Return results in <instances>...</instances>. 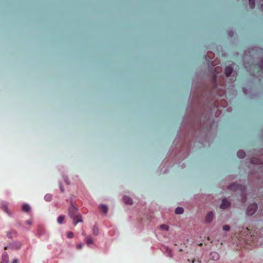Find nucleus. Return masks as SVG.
<instances>
[{"mask_svg": "<svg viewBox=\"0 0 263 263\" xmlns=\"http://www.w3.org/2000/svg\"><path fill=\"white\" fill-rule=\"evenodd\" d=\"M1 263H9V256L6 252L3 253Z\"/></svg>", "mask_w": 263, "mask_h": 263, "instance_id": "0eeeda50", "label": "nucleus"}, {"mask_svg": "<svg viewBox=\"0 0 263 263\" xmlns=\"http://www.w3.org/2000/svg\"><path fill=\"white\" fill-rule=\"evenodd\" d=\"M64 180H65V182H66V183L68 185H69L70 183L68 181V178L67 177H65L64 178Z\"/></svg>", "mask_w": 263, "mask_h": 263, "instance_id": "bb28decb", "label": "nucleus"}, {"mask_svg": "<svg viewBox=\"0 0 263 263\" xmlns=\"http://www.w3.org/2000/svg\"><path fill=\"white\" fill-rule=\"evenodd\" d=\"M67 237L69 238H72L73 237V234L72 232H68L67 234Z\"/></svg>", "mask_w": 263, "mask_h": 263, "instance_id": "a878e982", "label": "nucleus"}, {"mask_svg": "<svg viewBox=\"0 0 263 263\" xmlns=\"http://www.w3.org/2000/svg\"><path fill=\"white\" fill-rule=\"evenodd\" d=\"M68 215L73 220H75L81 215L78 213V209L72 203L68 209Z\"/></svg>", "mask_w": 263, "mask_h": 263, "instance_id": "f257e3e1", "label": "nucleus"}, {"mask_svg": "<svg viewBox=\"0 0 263 263\" xmlns=\"http://www.w3.org/2000/svg\"><path fill=\"white\" fill-rule=\"evenodd\" d=\"M22 247V244L19 241L13 242L9 245V248L12 250H18Z\"/></svg>", "mask_w": 263, "mask_h": 263, "instance_id": "7ed1b4c3", "label": "nucleus"}, {"mask_svg": "<svg viewBox=\"0 0 263 263\" xmlns=\"http://www.w3.org/2000/svg\"><path fill=\"white\" fill-rule=\"evenodd\" d=\"M7 248H9V246H5V247H4V249H7Z\"/></svg>", "mask_w": 263, "mask_h": 263, "instance_id": "473e14b6", "label": "nucleus"}, {"mask_svg": "<svg viewBox=\"0 0 263 263\" xmlns=\"http://www.w3.org/2000/svg\"><path fill=\"white\" fill-rule=\"evenodd\" d=\"M17 262H18V260H17V259L15 258V259H14L12 260V263H17Z\"/></svg>", "mask_w": 263, "mask_h": 263, "instance_id": "7c9ffc66", "label": "nucleus"}, {"mask_svg": "<svg viewBox=\"0 0 263 263\" xmlns=\"http://www.w3.org/2000/svg\"><path fill=\"white\" fill-rule=\"evenodd\" d=\"M26 223L28 225H31L32 224V221L31 220H27L26 221Z\"/></svg>", "mask_w": 263, "mask_h": 263, "instance_id": "c756f323", "label": "nucleus"}, {"mask_svg": "<svg viewBox=\"0 0 263 263\" xmlns=\"http://www.w3.org/2000/svg\"><path fill=\"white\" fill-rule=\"evenodd\" d=\"M82 235H85V233H84V232H83V233H82Z\"/></svg>", "mask_w": 263, "mask_h": 263, "instance_id": "c9c22d12", "label": "nucleus"}, {"mask_svg": "<svg viewBox=\"0 0 263 263\" xmlns=\"http://www.w3.org/2000/svg\"><path fill=\"white\" fill-rule=\"evenodd\" d=\"M252 163H254V161L253 160H252Z\"/></svg>", "mask_w": 263, "mask_h": 263, "instance_id": "4c0bfd02", "label": "nucleus"}, {"mask_svg": "<svg viewBox=\"0 0 263 263\" xmlns=\"http://www.w3.org/2000/svg\"><path fill=\"white\" fill-rule=\"evenodd\" d=\"M123 199L124 203L126 204L132 205L133 203L132 199L129 197L124 196H123Z\"/></svg>", "mask_w": 263, "mask_h": 263, "instance_id": "9d476101", "label": "nucleus"}, {"mask_svg": "<svg viewBox=\"0 0 263 263\" xmlns=\"http://www.w3.org/2000/svg\"><path fill=\"white\" fill-rule=\"evenodd\" d=\"M85 241L88 246H90V245H92L93 243L92 238L90 236L85 238Z\"/></svg>", "mask_w": 263, "mask_h": 263, "instance_id": "ddd939ff", "label": "nucleus"}, {"mask_svg": "<svg viewBox=\"0 0 263 263\" xmlns=\"http://www.w3.org/2000/svg\"><path fill=\"white\" fill-rule=\"evenodd\" d=\"M2 209L5 211L8 215H10V213L8 210V205L7 204H6V203H3L2 205Z\"/></svg>", "mask_w": 263, "mask_h": 263, "instance_id": "2eb2a0df", "label": "nucleus"}, {"mask_svg": "<svg viewBox=\"0 0 263 263\" xmlns=\"http://www.w3.org/2000/svg\"><path fill=\"white\" fill-rule=\"evenodd\" d=\"M232 71H233V69L231 66H227L225 68V71H224L225 74L226 75L227 77H229L232 73Z\"/></svg>", "mask_w": 263, "mask_h": 263, "instance_id": "f8f14e48", "label": "nucleus"}, {"mask_svg": "<svg viewBox=\"0 0 263 263\" xmlns=\"http://www.w3.org/2000/svg\"><path fill=\"white\" fill-rule=\"evenodd\" d=\"M194 262H195V260H192V263H194Z\"/></svg>", "mask_w": 263, "mask_h": 263, "instance_id": "e433bc0d", "label": "nucleus"}, {"mask_svg": "<svg viewBox=\"0 0 263 263\" xmlns=\"http://www.w3.org/2000/svg\"><path fill=\"white\" fill-rule=\"evenodd\" d=\"M78 219L76 220V219L74 220V225L76 226L78 223L79 222H82L83 221L82 219L81 218V216H80L79 217H77Z\"/></svg>", "mask_w": 263, "mask_h": 263, "instance_id": "4be33fe9", "label": "nucleus"}, {"mask_svg": "<svg viewBox=\"0 0 263 263\" xmlns=\"http://www.w3.org/2000/svg\"><path fill=\"white\" fill-rule=\"evenodd\" d=\"M237 157L239 158H243L246 156V153L242 151H239L237 153Z\"/></svg>", "mask_w": 263, "mask_h": 263, "instance_id": "f3484780", "label": "nucleus"}, {"mask_svg": "<svg viewBox=\"0 0 263 263\" xmlns=\"http://www.w3.org/2000/svg\"><path fill=\"white\" fill-rule=\"evenodd\" d=\"M99 208L103 212L104 215L107 214L108 208L107 205L101 204L99 205Z\"/></svg>", "mask_w": 263, "mask_h": 263, "instance_id": "1a4fd4ad", "label": "nucleus"}, {"mask_svg": "<svg viewBox=\"0 0 263 263\" xmlns=\"http://www.w3.org/2000/svg\"><path fill=\"white\" fill-rule=\"evenodd\" d=\"M7 235L8 238H12L14 237H16L17 235V232L14 230H10L7 232Z\"/></svg>", "mask_w": 263, "mask_h": 263, "instance_id": "9b49d317", "label": "nucleus"}, {"mask_svg": "<svg viewBox=\"0 0 263 263\" xmlns=\"http://www.w3.org/2000/svg\"><path fill=\"white\" fill-rule=\"evenodd\" d=\"M22 210L27 213L29 212L30 211V205L27 203L24 204L22 206Z\"/></svg>", "mask_w": 263, "mask_h": 263, "instance_id": "4468645a", "label": "nucleus"}, {"mask_svg": "<svg viewBox=\"0 0 263 263\" xmlns=\"http://www.w3.org/2000/svg\"><path fill=\"white\" fill-rule=\"evenodd\" d=\"M243 92H244L245 93H247V91H246V90L245 89H243Z\"/></svg>", "mask_w": 263, "mask_h": 263, "instance_id": "f704fd0d", "label": "nucleus"}, {"mask_svg": "<svg viewBox=\"0 0 263 263\" xmlns=\"http://www.w3.org/2000/svg\"><path fill=\"white\" fill-rule=\"evenodd\" d=\"M210 258L213 260H218L219 259V255L216 252H212L210 254Z\"/></svg>", "mask_w": 263, "mask_h": 263, "instance_id": "6e6552de", "label": "nucleus"}, {"mask_svg": "<svg viewBox=\"0 0 263 263\" xmlns=\"http://www.w3.org/2000/svg\"><path fill=\"white\" fill-rule=\"evenodd\" d=\"M230 206V202L227 200L226 198H224L222 201V203L220 204V208L224 209L229 208Z\"/></svg>", "mask_w": 263, "mask_h": 263, "instance_id": "423d86ee", "label": "nucleus"}, {"mask_svg": "<svg viewBox=\"0 0 263 263\" xmlns=\"http://www.w3.org/2000/svg\"><path fill=\"white\" fill-rule=\"evenodd\" d=\"M175 212L176 214H182L184 212V210L182 208L178 206L176 208Z\"/></svg>", "mask_w": 263, "mask_h": 263, "instance_id": "dca6fc26", "label": "nucleus"}, {"mask_svg": "<svg viewBox=\"0 0 263 263\" xmlns=\"http://www.w3.org/2000/svg\"><path fill=\"white\" fill-rule=\"evenodd\" d=\"M249 5L251 9H253L255 7V0H249Z\"/></svg>", "mask_w": 263, "mask_h": 263, "instance_id": "412c9836", "label": "nucleus"}, {"mask_svg": "<svg viewBox=\"0 0 263 263\" xmlns=\"http://www.w3.org/2000/svg\"><path fill=\"white\" fill-rule=\"evenodd\" d=\"M82 246H83V244L82 243H79L78 245H77V248L79 249H82Z\"/></svg>", "mask_w": 263, "mask_h": 263, "instance_id": "cd10ccee", "label": "nucleus"}, {"mask_svg": "<svg viewBox=\"0 0 263 263\" xmlns=\"http://www.w3.org/2000/svg\"><path fill=\"white\" fill-rule=\"evenodd\" d=\"M214 214L213 212L208 213L205 217V221L206 223H210L213 219Z\"/></svg>", "mask_w": 263, "mask_h": 263, "instance_id": "39448f33", "label": "nucleus"}, {"mask_svg": "<svg viewBox=\"0 0 263 263\" xmlns=\"http://www.w3.org/2000/svg\"><path fill=\"white\" fill-rule=\"evenodd\" d=\"M239 187V185H236V184H232L229 186V188L230 190H235V188L237 189Z\"/></svg>", "mask_w": 263, "mask_h": 263, "instance_id": "b1692460", "label": "nucleus"}, {"mask_svg": "<svg viewBox=\"0 0 263 263\" xmlns=\"http://www.w3.org/2000/svg\"><path fill=\"white\" fill-rule=\"evenodd\" d=\"M92 233L95 236H97L99 234V229L96 225L94 226L92 229Z\"/></svg>", "mask_w": 263, "mask_h": 263, "instance_id": "6ab92c4d", "label": "nucleus"}, {"mask_svg": "<svg viewBox=\"0 0 263 263\" xmlns=\"http://www.w3.org/2000/svg\"><path fill=\"white\" fill-rule=\"evenodd\" d=\"M222 229L224 230V231H229L230 229V227L229 226L226 224V225H224L222 227Z\"/></svg>", "mask_w": 263, "mask_h": 263, "instance_id": "393cba45", "label": "nucleus"}, {"mask_svg": "<svg viewBox=\"0 0 263 263\" xmlns=\"http://www.w3.org/2000/svg\"><path fill=\"white\" fill-rule=\"evenodd\" d=\"M160 229L165 231H168L169 229V227L166 224H163L160 226Z\"/></svg>", "mask_w": 263, "mask_h": 263, "instance_id": "5701e85b", "label": "nucleus"}, {"mask_svg": "<svg viewBox=\"0 0 263 263\" xmlns=\"http://www.w3.org/2000/svg\"><path fill=\"white\" fill-rule=\"evenodd\" d=\"M257 209V204L256 203H252L250 204L247 208L246 213L249 216L253 215Z\"/></svg>", "mask_w": 263, "mask_h": 263, "instance_id": "f03ea898", "label": "nucleus"}, {"mask_svg": "<svg viewBox=\"0 0 263 263\" xmlns=\"http://www.w3.org/2000/svg\"><path fill=\"white\" fill-rule=\"evenodd\" d=\"M162 250L166 256L173 257L172 250L168 247L164 246L162 247Z\"/></svg>", "mask_w": 263, "mask_h": 263, "instance_id": "20e7f679", "label": "nucleus"}, {"mask_svg": "<svg viewBox=\"0 0 263 263\" xmlns=\"http://www.w3.org/2000/svg\"><path fill=\"white\" fill-rule=\"evenodd\" d=\"M44 199L46 201H50L52 199V196L49 194H46L44 196Z\"/></svg>", "mask_w": 263, "mask_h": 263, "instance_id": "aec40b11", "label": "nucleus"}, {"mask_svg": "<svg viewBox=\"0 0 263 263\" xmlns=\"http://www.w3.org/2000/svg\"><path fill=\"white\" fill-rule=\"evenodd\" d=\"M261 8L263 10V4L261 5Z\"/></svg>", "mask_w": 263, "mask_h": 263, "instance_id": "72a5a7b5", "label": "nucleus"}, {"mask_svg": "<svg viewBox=\"0 0 263 263\" xmlns=\"http://www.w3.org/2000/svg\"><path fill=\"white\" fill-rule=\"evenodd\" d=\"M60 189L62 191V192H64V187L62 186V183H60Z\"/></svg>", "mask_w": 263, "mask_h": 263, "instance_id": "c85d7f7f", "label": "nucleus"}, {"mask_svg": "<svg viewBox=\"0 0 263 263\" xmlns=\"http://www.w3.org/2000/svg\"><path fill=\"white\" fill-rule=\"evenodd\" d=\"M64 219H65V216H64L63 215L59 216L58 217V219H57L58 222L60 224H62L63 223V220H64Z\"/></svg>", "mask_w": 263, "mask_h": 263, "instance_id": "a211bd4d", "label": "nucleus"}, {"mask_svg": "<svg viewBox=\"0 0 263 263\" xmlns=\"http://www.w3.org/2000/svg\"><path fill=\"white\" fill-rule=\"evenodd\" d=\"M233 32H232V31H230V32H229V36H232L233 35Z\"/></svg>", "mask_w": 263, "mask_h": 263, "instance_id": "2f4dec72", "label": "nucleus"}]
</instances>
